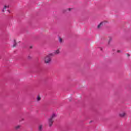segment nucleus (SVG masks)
I'll return each mask as SVG.
<instances>
[{"instance_id":"1","label":"nucleus","mask_w":131,"mask_h":131,"mask_svg":"<svg viewBox=\"0 0 131 131\" xmlns=\"http://www.w3.org/2000/svg\"><path fill=\"white\" fill-rule=\"evenodd\" d=\"M51 56H53V53H50L49 55L47 56L44 58L45 62L47 64H49V63H51V61H52V58L51 57Z\"/></svg>"},{"instance_id":"2","label":"nucleus","mask_w":131,"mask_h":131,"mask_svg":"<svg viewBox=\"0 0 131 131\" xmlns=\"http://www.w3.org/2000/svg\"><path fill=\"white\" fill-rule=\"evenodd\" d=\"M56 117H57V114L53 113L51 116V118L49 119V123L50 126L51 125H52V124L53 123V122H54V119H55Z\"/></svg>"},{"instance_id":"3","label":"nucleus","mask_w":131,"mask_h":131,"mask_svg":"<svg viewBox=\"0 0 131 131\" xmlns=\"http://www.w3.org/2000/svg\"><path fill=\"white\" fill-rule=\"evenodd\" d=\"M60 53V50L59 49H58L57 50L55 51L53 54V56H54V55H58V54H59Z\"/></svg>"},{"instance_id":"4","label":"nucleus","mask_w":131,"mask_h":131,"mask_svg":"<svg viewBox=\"0 0 131 131\" xmlns=\"http://www.w3.org/2000/svg\"><path fill=\"white\" fill-rule=\"evenodd\" d=\"M105 24V23L104 22H101L98 26V28H101L103 25Z\"/></svg>"},{"instance_id":"5","label":"nucleus","mask_w":131,"mask_h":131,"mask_svg":"<svg viewBox=\"0 0 131 131\" xmlns=\"http://www.w3.org/2000/svg\"><path fill=\"white\" fill-rule=\"evenodd\" d=\"M9 5H5V6H4V8H3V9L2 10V11H3V12H5V10H6V9L7 8H9Z\"/></svg>"},{"instance_id":"6","label":"nucleus","mask_w":131,"mask_h":131,"mask_svg":"<svg viewBox=\"0 0 131 131\" xmlns=\"http://www.w3.org/2000/svg\"><path fill=\"white\" fill-rule=\"evenodd\" d=\"M38 129H39V130H41V129H42V125H39Z\"/></svg>"},{"instance_id":"7","label":"nucleus","mask_w":131,"mask_h":131,"mask_svg":"<svg viewBox=\"0 0 131 131\" xmlns=\"http://www.w3.org/2000/svg\"><path fill=\"white\" fill-rule=\"evenodd\" d=\"M37 100L40 101V97H39V96H37Z\"/></svg>"},{"instance_id":"8","label":"nucleus","mask_w":131,"mask_h":131,"mask_svg":"<svg viewBox=\"0 0 131 131\" xmlns=\"http://www.w3.org/2000/svg\"><path fill=\"white\" fill-rule=\"evenodd\" d=\"M20 128V125H17L15 126V129H19Z\"/></svg>"},{"instance_id":"9","label":"nucleus","mask_w":131,"mask_h":131,"mask_svg":"<svg viewBox=\"0 0 131 131\" xmlns=\"http://www.w3.org/2000/svg\"><path fill=\"white\" fill-rule=\"evenodd\" d=\"M120 116L123 117V116H124V115H125V113H123L122 114H120Z\"/></svg>"},{"instance_id":"10","label":"nucleus","mask_w":131,"mask_h":131,"mask_svg":"<svg viewBox=\"0 0 131 131\" xmlns=\"http://www.w3.org/2000/svg\"><path fill=\"white\" fill-rule=\"evenodd\" d=\"M59 41L60 42H62V38H59Z\"/></svg>"},{"instance_id":"11","label":"nucleus","mask_w":131,"mask_h":131,"mask_svg":"<svg viewBox=\"0 0 131 131\" xmlns=\"http://www.w3.org/2000/svg\"><path fill=\"white\" fill-rule=\"evenodd\" d=\"M14 43H15V42H16V40H14Z\"/></svg>"},{"instance_id":"12","label":"nucleus","mask_w":131,"mask_h":131,"mask_svg":"<svg viewBox=\"0 0 131 131\" xmlns=\"http://www.w3.org/2000/svg\"><path fill=\"white\" fill-rule=\"evenodd\" d=\"M69 11H70V8L69 9Z\"/></svg>"},{"instance_id":"13","label":"nucleus","mask_w":131,"mask_h":131,"mask_svg":"<svg viewBox=\"0 0 131 131\" xmlns=\"http://www.w3.org/2000/svg\"><path fill=\"white\" fill-rule=\"evenodd\" d=\"M8 12L10 13V11L9 10H8Z\"/></svg>"},{"instance_id":"14","label":"nucleus","mask_w":131,"mask_h":131,"mask_svg":"<svg viewBox=\"0 0 131 131\" xmlns=\"http://www.w3.org/2000/svg\"><path fill=\"white\" fill-rule=\"evenodd\" d=\"M13 47H15V45H14Z\"/></svg>"}]
</instances>
